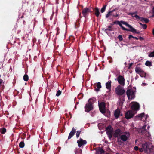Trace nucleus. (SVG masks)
Masks as SVG:
<instances>
[{
	"label": "nucleus",
	"mask_w": 154,
	"mask_h": 154,
	"mask_svg": "<svg viewBox=\"0 0 154 154\" xmlns=\"http://www.w3.org/2000/svg\"><path fill=\"white\" fill-rule=\"evenodd\" d=\"M137 13V12H133V13H129L128 14V15H131L132 16V17H134V15L135 14H136Z\"/></svg>",
	"instance_id": "nucleus-41"
},
{
	"label": "nucleus",
	"mask_w": 154,
	"mask_h": 154,
	"mask_svg": "<svg viewBox=\"0 0 154 154\" xmlns=\"http://www.w3.org/2000/svg\"><path fill=\"white\" fill-rule=\"evenodd\" d=\"M139 151L141 152H142L143 151V148H140L139 149Z\"/></svg>",
	"instance_id": "nucleus-52"
},
{
	"label": "nucleus",
	"mask_w": 154,
	"mask_h": 154,
	"mask_svg": "<svg viewBox=\"0 0 154 154\" xmlns=\"http://www.w3.org/2000/svg\"><path fill=\"white\" fill-rule=\"evenodd\" d=\"M96 101V99L94 98H90L88 100V103L92 105Z\"/></svg>",
	"instance_id": "nucleus-20"
},
{
	"label": "nucleus",
	"mask_w": 154,
	"mask_h": 154,
	"mask_svg": "<svg viewBox=\"0 0 154 154\" xmlns=\"http://www.w3.org/2000/svg\"><path fill=\"white\" fill-rule=\"evenodd\" d=\"M117 80L119 83L121 85L123 86L124 85L125 80L123 76H119L117 78Z\"/></svg>",
	"instance_id": "nucleus-7"
},
{
	"label": "nucleus",
	"mask_w": 154,
	"mask_h": 154,
	"mask_svg": "<svg viewBox=\"0 0 154 154\" xmlns=\"http://www.w3.org/2000/svg\"><path fill=\"white\" fill-rule=\"evenodd\" d=\"M79 95H82V96H83V95L82 94H79Z\"/></svg>",
	"instance_id": "nucleus-63"
},
{
	"label": "nucleus",
	"mask_w": 154,
	"mask_h": 154,
	"mask_svg": "<svg viewBox=\"0 0 154 154\" xmlns=\"http://www.w3.org/2000/svg\"><path fill=\"white\" fill-rule=\"evenodd\" d=\"M145 65L148 66H151L152 65V64L151 62L147 61L145 63Z\"/></svg>",
	"instance_id": "nucleus-30"
},
{
	"label": "nucleus",
	"mask_w": 154,
	"mask_h": 154,
	"mask_svg": "<svg viewBox=\"0 0 154 154\" xmlns=\"http://www.w3.org/2000/svg\"><path fill=\"white\" fill-rule=\"evenodd\" d=\"M120 113V111L119 109H117L114 112V116L116 118H118Z\"/></svg>",
	"instance_id": "nucleus-19"
},
{
	"label": "nucleus",
	"mask_w": 154,
	"mask_h": 154,
	"mask_svg": "<svg viewBox=\"0 0 154 154\" xmlns=\"http://www.w3.org/2000/svg\"><path fill=\"white\" fill-rule=\"evenodd\" d=\"M115 92L116 94L119 96L123 95L125 93V91L121 85H119L116 88Z\"/></svg>",
	"instance_id": "nucleus-3"
},
{
	"label": "nucleus",
	"mask_w": 154,
	"mask_h": 154,
	"mask_svg": "<svg viewBox=\"0 0 154 154\" xmlns=\"http://www.w3.org/2000/svg\"><path fill=\"white\" fill-rule=\"evenodd\" d=\"M140 105L138 103H135L133 104L131 107V109L134 111H137L139 109Z\"/></svg>",
	"instance_id": "nucleus-12"
},
{
	"label": "nucleus",
	"mask_w": 154,
	"mask_h": 154,
	"mask_svg": "<svg viewBox=\"0 0 154 154\" xmlns=\"http://www.w3.org/2000/svg\"><path fill=\"white\" fill-rule=\"evenodd\" d=\"M106 88L108 90H110L111 88V81H109L106 84Z\"/></svg>",
	"instance_id": "nucleus-18"
},
{
	"label": "nucleus",
	"mask_w": 154,
	"mask_h": 154,
	"mask_svg": "<svg viewBox=\"0 0 154 154\" xmlns=\"http://www.w3.org/2000/svg\"><path fill=\"white\" fill-rule=\"evenodd\" d=\"M81 131H77V132L76 133V136L77 138H78L81 133Z\"/></svg>",
	"instance_id": "nucleus-38"
},
{
	"label": "nucleus",
	"mask_w": 154,
	"mask_h": 154,
	"mask_svg": "<svg viewBox=\"0 0 154 154\" xmlns=\"http://www.w3.org/2000/svg\"><path fill=\"white\" fill-rule=\"evenodd\" d=\"M134 17H135L137 19L140 20V17L137 14L135 15L134 16Z\"/></svg>",
	"instance_id": "nucleus-44"
},
{
	"label": "nucleus",
	"mask_w": 154,
	"mask_h": 154,
	"mask_svg": "<svg viewBox=\"0 0 154 154\" xmlns=\"http://www.w3.org/2000/svg\"><path fill=\"white\" fill-rule=\"evenodd\" d=\"M19 146L20 148H23L24 147L25 143L23 141H21L20 142L19 145Z\"/></svg>",
	"instance_id": "nucleus-27"
},
{
	"label": "nucleus",
	"mask_w": 154,
	"mask_h": 154,
	"mask_svg": "<svg viewBox=\"0 0 154 154\" xmlns=\"http://www.w3.org/2000/svg\"><path fill=\"white\" fill-rule=\"evenodd\" d=\"M111 28H112L111 26H109L108 27V28L107 29H106L104 31L106 33H107L108 32V31H112Z\"/></svg>",
	"instance_id": "nucleus-29"
},
{
	"label": "nucleus",
	"mask_w": 154,
	"mask_h": 154,
	"mask_svg": "<svg viewBox=\"0 0 154 154\" xmlns=\"http://www.w3.org/2000/svg\"><path fill=\"white\" fill-rule=\"evenodd\" d=\"M139 75L142 77H145L146 76V73L144 72L143 71H142V72H141L139 74Z\"/></svg>",
	"instance_id": "nucleus-31"
},
{
	"label": "nucleus",
	"mask_w": 154,
	"mask_h": 154,
	"mask_svg": "<svg viewBox=\"0 0 154 154\" xmlns=\"http://www.w3.org/2000/svg\"><path fill=\"white\" fill-rule=\"evenodd\" d=\"M133 36H132V35H129V37H128V38L129 39H131V38H133Z\"/></svg>",
	"instance_id": "nucleus-51"
},
{
	"label": "nucleus",
	"mask_w": 154,
	"mask_h": 154,
	"mask_svg": "<svg viewBox=\"0 0 154 154\" xmlns=\"http://www.w3.org/2000/svg\"><path fill=\"white\" fill-rule=\"evenodd\" d=\"M96 150V154H103L105 153V151L102 148L98 147L95 149Z\"/></svg>",
	"instance_id": "nucleus-13"
},
{
	"label": "nucleus",
	"mask_w": 154,
	"mask_h": 154,
	"mask_svg": "<svg viewBox=\"0 0 154 154\" xmlns=\"http://www.w3.org/2000/svg\"><path fill=\"white\" fill-rule=\"evenodd\" d=\"M117 10H118L117 8H116L113 9V10H112V11H112V13L114 11H116Z\"/></svg>",
	"instance_id": "nucleus-53"
},
{
	"label": "nucleus",
	"mask_w": 154,
	"mask_h": 154,
	"mask_svg": "<svg viewBox=\"0 0 154 154\" xmlns=\"http://www.w3.org/2000/svg\"><path fill=\"white\" fill-rule=\"evenodd\" d=\"M74 38L72 36H71L69 38V40L72 43L73 42V40H74Z\"/></svg>",
	"instance_id": "nucleus-42"
},
{
	"label": "nucleus",
	"mask_w": 154,
	"mask_h": 154,
	"mask_svg": "<svg viewBox=\"0 0 154 154\" xmlns=\"http://www.w3.org/2000/svg\"><path fill=\"white\" fill-rule=\"evenodd\" d=\"M23 79L25 81H27L29 80V77L27 75L25 74L23 77Z\"/></svg>",
	"instance_id": "nucleus-33"
},
{
	"label": "nucleus",
	"mask_w": 154,
	"mask_h": 154,
	"mask_svg": "<svg viewBox=\"0 0 154 154\" xmlns=\"http://www.w3.org/2000/svg\"><path fill=\"white\" fill-rule=\"evenodd\" d=\"M132 65H133V63H132L129 64L128 67V69H130L131 68V66Z\"/></svg>",
	"instance_id": "nucleus-50"
},
{
	"label": "nucleus",
	"mask_w": 154,
	"mask_h": 154,
	"mask_svg": "<svg viewBox=\"0 0 154 154\" xmlns=\"http://www.w3.org/2000/svg\"><path fill=\"white\" fill-rule=\"evenodd\" d=\"M77 142L78 143V145L79 148H80L82 146L86 144L87 142L86 140H83L81 138H80L79 140H78Z\"/></svg>",
	"instance_id": "nucleus-8"
},
{
	"label": "nucleus",
	"mask_w": 154,
	"mask_h": 154,
	"mask_svg": "<svg viewBox=\"0 0 154 154\" xmlns=\"http://www.w3.org/2000/svg\"><path fill=\"white\" fill-rule=\"evenodd\" d=\"M61 91L60 90H59L57 92L56 96H59L61 94Z\"/></svg>",
	"instance_id": "nucleus-39"
},
{
	"label": "nucleus",
	"mask_w": 154,
	"mask_h": 154,
	"mask_svg": "<svg viewBox=\"0 0 154 154\" xmlns=\"http://www.w3.org/2000/svg\"><path fill=\"white\" fill-rule=\"evenodd\" d=\"M152 17H154V7H153L152 9Z\"/></svg>",
	"instance_id": "nucleus-48"
},
{
	"label": "nucleus",
	"mask_w": 154,
	"mask_h": 154,
	"mask_svg": "<svg viewBox=\"0 0 154 154\" xmlns=\"http://www.w3.org/2000/svg\"><path fill=\"white\" fill-rule=\"evenodd\" d=\"M146 125H144L141 128H140L138 130V131L139 133H142V134L143 135L145 131H146Z\"/></svg>",
	"instance_id": "nucleus-15"
},
{
	"label": "nucleus",
	"mask_w": 154,
	"mask_h": 154,
	"mask_svg": "<svg viewBox=\"0 0 154 154\" xmlns=\"http://www.w3.org/2000/svg\"><path fill=\"white\" fill-rule=\"evenodd\" d=\"M122 134L121 130L119 128H118L116 129L114 131L113 134L114 137H118L120 136Z\"/></svg>",
	"instance_id": "nucleus-9"
},
{
	"label": "nucleus",
	"mask_w": 154,
	"mask_h": 154,
	"mask_svg": "<svg viewBox=\"0 0 154 154\" xmlns=\"http://www.w3.org/2000/svg\"><path fill=\"white\" fill-rule=\"evenodd\" d=\"M134 114L132 110H129L125 114V117L127 119H129L132 117Z\"/></svg>",
	"instance_id": "nucleus-10"
},
{
	"label": "nucleus",
	"mask_w": 154,
	"mask_h": 154,
	"mask_svg": "<svg viewBox=\"0 0 154 154\" xmlns=\"http://www.w3.org/2000/svg\"><path fill=\"white\" fill-rule=\"evenodd\" d=\"M6 131V129L5 128H2L0 129V132L2 134H4Z\"/></svg>",
	"instance_id": "nucleus-26"
},
{
	"label": "nucleus",
	"mask_w": 154,
	"mask_h": 154,
	"mask_svg": "<svg viewBox=\"0 0 154 154\" xmlns=\"http://www.w3.org/2000/svg\"><path fill=\"white\" fill-rule=\"evenodd\" d=\"M60 67L59 66H58L57 67V70L59 71V72H60V71L59 70V68Z\"/></svg>",
	"instance_id": "nucleus-58"
},
{
	"label": "nucleus",
	"mask_w": 154,
	"mask_h": 154,
	"mask_svg": "<svg viewBox=\"0 0 154 154\" xmlns=\"http://www.w3.org/2000/svg\"><path fill=\"white\" fill-rule=\"evenodd\" d=\"M97 88H95L96 91H99V89L101 88V85L100 82H98L97 84Z\"/></svg>",
	"instance_id": "nucleus-23"
},
{
	"label": "nucleus",
	"mask_w": 154,
	"mask_h": 154,
	"mask_svg": "<svg viewBox=\"0 0 154 154\" xmlns=\"http://www.w3.org/2000/svg\"><path fill=\"white\" fill-rule=\"evenodd\" d=\"M79 17H80L81 18L82 16H81V13H80V14H79Z\"/></svg>",
	"instance_id": "nucleus-60"
},
{
	"label": "nucleus",
	"mask_w": 154,
	"mask_h": 154,
	"mask_svg": "<svg viewBox=\"0 0 154 154\" xmlns=\"http://www.w3.org/2000/svg\"><path fill=\"white\" fill-rule=\"evenodd\" d=\"M23 17H24V16H23V15H22V16L21 17V18H23Z\"/></svg>",
	"instance_id": "nucleus-62"
},
{
	"label": "nucleus",
	"mask_w": 154,
	"mask_h": 154,
	"mask_svg": "<svg viewBox=\"0 0 154 154\" xmlns=\"http://www.w3.org/2000/svg\"><path fill=\"white\" fill-rule=\"evenodd\" d=\"M131 97L130 96V99H132L134 98L135 97L134 95V91L133 90L131 95Z\"/></svg>",
	"instance_id": "nucleus-36"
},
{
	"label": "nucleus",
	"mask_w": 154,
	"mask_h": 154,
	"mask_svg": "<svg viewBox=\"0 0 154 154\" xmlns=\"http://www.w3.org/2000/svg\"><path fill=\"white\" fill-rule=\"evenodd\" d=\"M133 90L131 89L128 90L127 91L126 94L128 99H130V96Z\"/></svg>",
	"instance_id": "nucleus-21"
},
{
	"label": "nucleus",
	"mask_w": 154,
	"mask_h": 154,
	"mask_svg": "<svg viewBox=\"0 0 154 154\" xmlns=\"http://www.w3.org/2000/svg\"><path fill=\"white\" fill-rule=\"evenodd\" d=\"M100 110L103 113L106 112V104L103 102H102L99 104Z\"/></svg>",
	"instance_id": "nucleus-6"
},
{
	"label": "nucleus",
	"mask_w": 154,
	"mask_h": 154,
	"mask_svg": "<svg viewBox=\"0 0 154 154\" xmlns=\"http://www.w3.org/2000/svg\"><path fill=\"white\" fill-rule=\"evenodd\" d=\"M94 11L95 15L97 17H98L100 14L99 9L97 7H96L94 9Z\"/></svg>",
	"instance_id": "nucleus-17"
},
{
	"label": "nucleus",
	"mask_w": 154,
	"mask_h": 154,
	"mask_svg": "<svg viewBox=\"0 0 154 154\" xmlns=\"http://www.w3.org/2000/svg\"><path fill=\"white\" fill-rule=\"evenodd\" d=\"M143 135H145L146 137H149L150 136V134L149 132L147 131H145Z\"/></svg>",
	"instance_id": "nucleus-28"
},
{
	"label": "nucleus",
	"mask_w": 154,
	"mask_h": 154,
	"mask_svg": "<svg viewBox=\"0 0 154 154\" xmlns=\"http://www.w3.org/2000/svg\"><path fill=\"white\" fill-rule=\"evenodd\" d=\"M122 24L125 25L126 26L130 28V29H127L128 30H126V31H130L133 33L137 34L140 33V32L139 31H137L136 29L133 28L131 25H129L127 22L122 21Z\"/></svg>",
	"instance_id": "nucleus-1"
},
{
	"label": "nucleus",
	"mask_w": 154,
	"mask_h": 154,
	"mask_svg": "<svg viewBox=\"0 0 154 154\" xmlns=\"http://www.w3.org/2000/svg\"><path fill=\"white\" fill-rule=\"evenodd\" d=\"M139 148L137 146H135L134 147V149L136 151H137L139 150Z\"/></svg>",
	"instance_id": "nucleus-47"
},
{
	"label": "nucleus",
	"mask_w": 154,
	"mask_h": 154,
	"mask_svg": "<svg viewBox=\"0 0 154 154\" xmlns=\"http://www.w3.org/2000/svg\"><path fill=\"white\" fill-rule=\"evenodd\" d=\"M142 147L144 149H146L147 148V146L146 145V144H143L142 145Z\"/></svg>",
	"instance_id": "nucleus-43"
},
{
	"label": "nucleus",
	"mask_w": 154,
	"mask_h": 154,
	"mask_svg": "<svg viewBox=\"0 0 154 154\" xmlns=\"http://www.w3.org/2000/svg\"><path fill=\"white\" fill-rule=\"evenodd\" d=\"M133 38H134V39H136L137 40H138V38H137L136 37H134V36H133Z\"/></svg>",
	"instance_id": "nucleus-55"
},
{
	"label": "nucleus",
	"mask_w": 154,
	"mask_h": 154,
	"mask_svg": "<svg viewBox=\"0 0 154 154\" xmlns=\"http://www.w3.org/2000/svg\"><path fill=\"white\" fill-rule=\"evenodd\" d=\"M144 21L146 23H147L149 22V20L147 18H145V19H144Z\"/></svg>",
	"instance_id": "nucleus-46"
},
{
	"label": "nucleus",
	"mask_w": 154,
	"mask_h": 154,
	"mask_svg": "<svg viewBox=\"0 0 154 154\" xmlns=\"http://www.w3.org/2000/svg\"><path fill=\"white\" fill-rule=\"evenodd\" d=\"M118 38L120 41H122L123 39L122 36L121 35H119L118 36Z\"/></svg>",
	"instance_id": "nucleus-40"
},
{
	"label": "nucleus",
	"mask_w": 154,
	"mask_h": 154,
	"mask_svg": "<svg viewBox=\"0 0 154 154\" xmlns=\"http://www.w3.org/2000/svg\"><path fill=\"white\" fill-rule=\"evenodd\" d=\"M75 154H81L82 150L80 148H78L75 150Z\"/></svg>",
	"instance_id": "nucleus-24"
},
{
	"label": "nucleus",
	"mask_w": 154,
	"mask_h": 154,
	"mask_svg": "<svg viewBox=\"0 0 154 154\" xmlns=\"http://www.w3.org/2000/svg\"><path fill=\"white\" fill-rule=\"evenodd\" d=\"M119 101L118 103V105L119 106H122L123 104V101H124V99L123 98L122 99L119 98Z\"/></svg>",
	"instance_id": "nucleus-25"
},
{
	"label": "nucleus",
	"mask_w": 154,
	"mask_h": 154,
	"mask_svg": "<svg viewBox=\"0 0 154 154\" xmlns=\"http://www.w3.org/2000/svg\"><path fill=\"white\" fill-rule=\"evenodd\" d=\"M148 56L149 57H154V51L150 53L149 54Z\"/></svg>",
	"instance_id": "nucleus-37"
},
{
	"label": "nucleus",
	"mask_w": 154,
	"mask_h": 154,
	"mask_svg": "<svg viewBox=\"0 0 154 154\" xmlns=\"http://www.w3.org/2000/svg\"><path fill=\"white\" fill-rule=\"evenodd\" d=\"M124 134L121 135L120 136V138L121 140L124 142L126 141L128 138L130 137V134L129 132H125Z\"/></svg>",
	"instance_id": "nucleus-5"
},
{
	"label": "nucleus",
	"mask_w": 154,
	"mask_h": 154,
	"mask_svg": "<svg viewBox=\"0 0 154 154\" xmlns=\"http://www.w3.org/2000/svg\"><path fill=\"white\" fill-rule=\"evenodd\" d=\"M152 34L154 35V28L152 30Z\"/></svg>",
	"instance_id": "nucleus-59"
},
{
	"label": "nucleus",
	"mask_w": 154,
	"mask_h": 154,
	"mask_svg": "<svg viewBox=\"0 0 154 154\" xmlns=\"http://www.w3.org/2000/svg\"><path fill=\"white\" fill-rule=\"evenodd\" d=\"M144 19H145L144 18L140 17V21L143 22V21H144Z\"/></svg>",
	"instance_id": "nucleus-49"
},
{
	"label": "nucleus",
	"mask_w": 154,
	"mask_h": 154,
	"mask_svg": "<svg viewBox=\"0 0 154 154\" xmlns=\"http://www.w3.org/2000/svg\"><path fill=\"white\" fill-rule=\"evenodd\" d=\"M112 11H109L108 12V13L106 15V18H108L111 15H112Z\"/></svg>",
	"instance_id": "nucleus-35"
},
{
	"label": "nucleus",
	"mask_w": 154,
	"mask_h": 154,
	"mask_svg": "<svg viewBox=\"0 0 154 154\" xmlns=\"http://www.w3.org/2000/svg\"><path fill=\"white\" fill-rule=\"evenodd\" d=\"M139 39L140 41H142V40H143L144 39V38H143L141 37H140L139 38Z\"/></svg>",
	"instance_id": "nucleus-54"
},
{
	"label": "nucleus",
	"mask_w": 154,
	"mask_h": 154,
	"mask_svg": "<svg viewBox=\"0 0 154 154\" xmlns=\"http://www.w3.org/2000/svg\"><path fill=\"white\" fill-rule=\"evenodd\" d=\"M116 21L114 22L113 23V24L112 25H113V24H116Z\"/></svg>",
	"instance_id": "nucleus-57"
},
{
	"label": "nucleus",
	"mask_w": 154,
	"mask_h": 154,
	"mask_svg": "<svg viewBox=\"0 0 154 154\" xmlns=\"http://www.w3.org/2000/svg\"><path fill=\"white\" fill-rule=\"evenodd\" d=\"M139 24H140V25H141V26H142L143 25V24H142L141 23H139Z\"/></svg>",
	"instance_id": "nucleus-61"
},
{
	"label": "nucleus",
	"mask_w": 154,
	"mask_h": 154,
	"mask_svg": "<svg viewBox=\"0 0 154 154\" xmlns=\"http://www.w3.org/2000/svg\"><path fill=\"white\" fill-rule=\"evenodd\" d=\"M107 6V5H105L103 6V7L101 8V12L102 13H103L106 10V7Z\"/></svg>",
	"instance_id": "nucleus-34"
},
{
	"label": "nucleus",
	"mask_w": 154,
	"mask_h": 154,
	"mask_svg": "<svg viewBox=\"0 0 154 154\" xmlns=\"http://www.w3.org/2000/svg\"><path fill=\"white\" fill-rule=\"evenodd\" d=\"M76 132V129L73 127L72 130V131L70 132L69 136L68 137V139H71L75 134Z\"/></svg>",
	"instance_id": "nucleus-14"
},
{
	"label": "nucleus",
	"mask_w": 154,
	"mask_h": 154,
	"mask_svg": "<svg viewBox=\"0 0 154 154\" xmlns=\"http://www.w3.org/2000/svg\"><path fill=\"white\" fill-rule=\"evenodd\" d=\"M142 26V28L144 29H146L147 27V26L146 24H143Z\"/></svg>",
	"instance_id": "nucleus-45"
},
{
	"label": "nucleus",
	"mask_w": 154,
	"mask_h": 154,
	"mask_svg": "<svg viewBox=\"0 0 154 154\" xmlns=\"http://www.w3.org/2000/svg\"><path fill=\"white\" fill-rule=\"evenodd\" d=\"M113 16L115 17H117L119 16V15L118 14H116V15H113Z\"/></svg>",
	"instance_id": "nucleus-56"
},
{
	"label": "nucleus",
	"mask_w": 154,
	"mask_h": 154,
	"mask_svg": "<svg viewBox=\"0 0 154 154\" xmlns=\"http://www.w3.org/2000/svg\"><path fill=\"white\" fill-rule=\"evenodd\" d=\"M145 115L144 113H142L141 114H139L138 115L136 116V117L138 119L140 118H142V117H143Z\"/></svg>",
	"instance_id": "nucleus-32"
},
{
	"label": "nucleus",
	"mask_w": 154,
	"mask_h": 154,
	"mask_svg": "<svg viewBox=\"0 0 154 154\" xmlns=\"http://www.w3.org/2000/svg\"><path fill=\"white\" fill-rule=\"evenodd\" d=\"M106 131L108 138L111 140L113 135V128L109 125L106 128Z\"/></svg>",
	"instance_id": "nucleus-2"
},
{
	"label": "nucleus",
	"mask_w": 154,
	"mask_h": 154,
	"mask_svg": "<svg viewBox=\"0 0 154 154\" xmlns=\"http://www.w3.org/2000/svg\"><path fill=\"white\" fill-rule=\"evenodd\" d=\"M122 21H124L123 20H121V21H116V24L119 25L120 26L121 28L123 30H128L127 29L124 27L122 25Z\"/></svg>",
	"instance_id": "nucleus-16"
},
{
	"label": "nucleus",
	"mask_w": 154,
	"mask_h": 154,
	"mask_svg": "<svg viewBox=\"0 0 154 154\" xmlns=\"http://www.w3.org/2000/svg\"><path fill=\"white\" fill-rule=\"evenodd\" d=\"M135 70L136 72L138 74H139L141 72H142V71L143 70L140 67H136L135 68Z\"/></svg>",
	"instance_id": "nucleus-22"
},
{
	"label": "nucleus",
	"mask_w": 154,
	"mask_h": 154,
	"mask_svg": "<svg viewBox=\"0 0 154 154\" xmlns=\"http://www.w3.org/2000/svg\"><path fill=\"white\" fill-rule=\"evenodd\" d=\"M91 12V11L90 9L87 8H85L83 9L82 13L83 15V16L86 18L88 15L89 13Z\"/></svg>",
	"instance_id": "nucleus-4"
},
{
	"label": "nucleus",
	"mask_w": 154,
	"mask_h": 154,
	"mask_svg": "<svg viewBox=\"0 0 154 154\" xmlns=\"http://www.w3.org/2000/svg\"><path fill=\"white\" fill-rule=\"evenodd\" d=\"M36 58V56H35L34 57V59H35V58Z\"/></svg>",
	"instance_id": "nucleus-64"
},
{
	"label": "nucleus",
	"mask_w": 154,
	"mask_h": 154,
	"mask_svg": "<svg viewBox=\"0 0 154 154\" xmlns=\"http://www.w3.org/2000/svg\"><path fill=\"white\" fill-rule=\"evenodd\" d=\"M93 106L91 104L87 103L85 106V111L87 112H89L93 110Z\"/></svg>",
	"instance_id": "nucleus-11"
}]
</instances>
